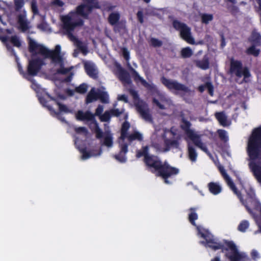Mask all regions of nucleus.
<instances>
[{
    "label": "nucleus",
    "mask_w": 261,
    "mask_h": 261,
    "mask_svg": "<svg viewBox=\"0 0 261 261\" xmlns=\"http://www.w3.org/2000/svg\"><path fill=\"white\" fill-rule=\"evenodd\" d=\"M149 147L148 145L143 146L136 151L137 158L144 157V163L147 169L156 176L161 177L167 184H171L168 178L177 175L178 169L170 166L167 162H163L160 158L155 155L149 153Z\"/></svg>",
    "instance_id": "nucleus-1"
},
{
    "label": "nucleus",
    "mask_w": 261,
    "mask_h": 261,
    "mask_svg": "<svg viewBox=\"0 0 261 261\" xmlns=\"http://www.w3.org/2000/svg\"><path fill=\"white\" fill-rule=\"evenodd\" d=\"M247 153L251 160L249 168L261 185V126L253 130L248 140Z\"/></svg>",
    "instance_id": "nucleus-2"
},
{
    "label": "nucleus",
    "mask_w": 261,
    "mask_h": 261,
    "mask_svg": "<svg viewBox=\"0 0 261 261\" xmlns=\"http://www.w3.org/2000/svg\"><path fill=\"white\" fill-rule=\"evenodd\" d=\"M236 194L247 212L257 223L259 231L261 232V203L256 198L255 191L249 187L245 189L246 198L244 199L241 192L236 187V190L231 189Z\"/></svg>",
    "instance_id": "nucleus-3"
},
{
    "label": "nucleus",
    "mask_w": 261,
    "mask_h": 261,
    "mask_svg": "<svg viewBox=\"0 0 261 261\" xmlns=\"http://www.w3.org/2000/svg\"><path fill=\"white\" fill-rule=\"evenodd\" d=\"M181 123L180 128L184 131L187 137L193 142L196 147L207 155H211V153L206 145L202 142L201 136L196 134L193 129H191V123L184 118L181 119Z\"/></svg>",
    "instance_id": "nucleus-4"
},
{
    "label": "nucleus",
    "mask_w": 261,
    "mask_h": 261,
    "mask_svg": "<svg viewBox=\"0 0 261 261\" xmlns=\"http://www.w3.org/2000/svg\"><path fill=\"white\" fill-rule=\"evenodd\" d=\"M56 45L54 49L50 50L43 45L38 44L32 39H30L29 42V51L33 55L40 54L43 56L44 59H49V57H54L53 55L58 51L59 46Z\"/></svg>",
    "instance_id": "nucleus-5"
},
{
    "label": "nucleus",
    "mask_w": 261,
    "mask_h": 261,
    "mask_svg": "<svg viewBox=\"0 0 261 261\" xmlns=\"http://www.w3.org/2000/svg\"><path fill=\"white\" fill-rule=\"evenodd\" d=\"M230 72L234 74L238 77H244V80L251 76V73L247 67H243L242 63L241 61L234 60L232 58L230 60Z\"/></svg>",
    "instance_id": "nucleus-6"
},
{
    "label": "nucleus",
    "mask_w": 261,
    "mask_h": 261,
    "mask_svg": "<svg viewBox=\"0 0 261 261\" xmlns=\"http://www.w3.org/2000/svg\"><path fill=\"white\" fill-rule=\"evenodd\" d=\"M199 234L205 241H201L200 243L205 247H208L213 250L218 249H224V245L217 241L214 236L207 230H203L202 231L200 230L198 231Z\"/></svg>",
    "instance_id": "nucleus-7"
},
{
    "label": "nucleus",
    "mask_w": 261,
    "mask_h": 261,
    "mask_svg": "<svg viewBox=\"0 0 261 261\" xmlns=\"http://www.w3.org/2000/svg\"><path fill=\"white\" fill-rule=\"evenodd\" d=\"M85 4L78 6L76 8V13L85 19L94 9H99L100 6L97 0H84Z\"/></svg>",
    "instance_id": "nucleus-8"
},
{
    "label": "nucleus",
    "mask_w": 261,
    "mask_h": 261,
    "mask_svg": "<svg viewBox=\"0 0 261 261\" xmlns=\"http://www.w3.org/2000/svg\"><path fill=\"white\" fill-rule=\"evenodd\" d=\"M172 25L176 30L179 31L180 37L183 40L191 44L194 43V39L191 35V29L186 23L177 20H174Z\"/></svg>",
    "instance_id": "nucleus-9"
},
{
    "label": "nucleus",
    "mask_w": 261,
    "mask_h": 261,
    "mask_svg": "<svg viewBox=\"0 0 261 261\" xmlns=\"http://www.w3.org/2000/svg\"><path fill=\"white\" fill-rule=\"evenodd\" d=\"M161 81L168 90L172 91L175 90L177 91H183L184 92H188L190 90L188 87L185 85L178 83L176 81L168 79L165 76H162Z\"/></svg>",
    "instance_id": "nucleus-10"
},
{
    "label": "nucleus",
    "mask_w": 261,
    "mask_h": 261,
    "mask_svg": "<svg viewBox=\"0 0 261 261\" xmlns=\"http://www.w3.org/2000/svg\"><path fill=\"white\" fill-rule=\"evenodd\" d=\"M44 64L43 59L40 58L30 60L27 67L28 77L37 75Z\"/></svg>",
    "instance_id": "nucleus-11"
},
{
    "label": "nucleus",
    "mask_w": 261,
    "mask_h": 261,
    "mask_svg": "<svg viewBox=\"0 0 261 261\" xmlns=\"http://www.w3.org/2000/svg\"><path fill=\"white\" fill-rule=\"evenodd\" d=\"M58 51L54 54V57H49L51 62L55 65L58 64L60 65V68L57 70V73L61 74H65L69 71V69L66 68L64 66V61L62 56L61 55V47L59 45Z\"/></svg>",
    "instance_id": "nucleus-12"
},
{
    "label": "nucleus",
    "mask_w": 261,
    "mask_h": 261,
    "mask_svg": "<svg viewBox=\"0 0 261 261\" xmlns=\"http://www.w3.org/2000/svg\"><path fill=\"white\" fill-rule=\"evenodd\" d=\"M225 244L227 247L224 249L228 250V249L231 251V252L227 255V258L230 261H242V255L239 253L237 247L232 241H225Z\"/></svg>",
    "instance_id": "nucleus-13"
},
{
    "label": "nucleus",
    "mask_w": 261,
    "mask_h": 261,
    "mask_svg": "<svg viewBox=\"0 0 261 261\" xmlns=\"http://www.w3.org/2000/svg\"><path fill=\"white\" fill-rule=\"evenodd\" d=\"M135 107L137 111L141 115L142 118L146 121H152V116L149 113L148 106L146 102L142 100L139 101L135 103Z\"/></svg>",
    "instance_id": "nucleus-14"
},
{
    "label": "nucleus",
    "mask_w": 261,
    "mask_h": 261,
    "mask_svg": "<svg viewBox=\"0 0 261 261\" xmlns=\"http://www.w3.org/2000/svg\"><path fill=\"white\" fill-rule=\"evenodd\" d=\"M128 68L132 77L136 83H138L140 82L143 86H144L148 90H152L154 89L153 85L147 82L146 80H145L139 74L138 72L135 69H134L129 64H128Z\"/></svg>",
    "instance_id": "nucleus-15"
},
{
    "label": "nucleus",
    "mask_w": 261,
    "mask_h": 261,
    "mask_svg": "<svg viewBox=\"0 0 261 261\" xmlns=\"http://www.w3.org/2000/svg\"><path fill=\"white\" fill-rule=\"evenodd\" d=\"M62 21L64 25L70 27L71 30H74L76 27H81L83 25L84 21L82 19H79L76 21H72L71 16L68 15L64 16L62 17Z\"/></svg>",
    "instance_id": "nucleus-16"
},
{
    "label": "nucleus",
    "mask_w": 261,
    "mask_h": 261,
    "mask_svg": "<svg viewBox=\"0 0 261 261\" xmlns=\"http://www.w3.org/2000/svg\"><path fill=\"white\" fill-rule=\"evenodd\" d=\"M118 77L124 86L130 85L132 83L129 73L120 66L118 70Z\"/></svg>",
    "instance_id": "nucleus-17"
},
{
    "label": "nucleus",
    "mask_w": 261,
    "mask_h": 261,
    "mask_svg": "<svg viewBox=\"0 0 261 261\" xmlns=\"http://www.w3.org/2000/svg\"><path fill=\"white\" fill-rule=\"evenodd\" d=\"M76 118L80 121H91L93 123L95 120L94 115L89 111L85 112L81 110L78 111L76 114Z\"/></svg>",
    "instance_id": "nucleus-18"
},
{
    "label": "nucleus",
    "mask_w": 261,
    "mask_h": 261,
    "mask_svg": "<svg viewBox=\"0 0 261 261\" xmlns=\"http://www.w3.org/2000/svg\"><path fill=\"white\" fill-rule=\"evenodd\" d=\"M249 43L252 45L257 46H261V35L255 30H253L248 39Z\"/></svg>",
    "instance_id": "nucleus-19"
},
{
    "label": "nucleus",
    "mask_w": 261,
    "mask_h": 261,
    "mask_svg": "<svg viewBox=\"0 0 261 261\" xmlns=\"http://www.w3.org/2000/svg\"><path fill=\"white\" fill-rule=\"evenodd\" d=\"M98 89H97V90H96L95 88H92L90 90L86 97L85 102L87 104L91 103L98 99Z\"/></svg>",
    "instance_id": "nucleus-20"
},
{
    "label": "nucleus",
    "mask_w": 261,
    "mask_h": 261,
    "mask_svg": "<svg viewBox=\"0 0 261 261\" xmlns=\"http://www.w3.org/2000/svg\"><path fill=\"white\" fill-rule=\"evenodd\" d=\"M194 63L196 67L202 70H206L210 67L209 59L206 56H204L201 60H197L194 61Z\"/></svg>",
    "instance_id": "nucleus-21"
},
{
    "label": "nucleus",
    "mask_w": 261,
    "mask_h": 261,
    "mask_svg": "<svg viewBox=\"0 0 261 261\" xmlns=\"http://www.w3.org/2000/svg\"><path fill=\"white\" fill-rule=\"evenodd\" d=\"M84 68L87 74L93 79L97 77V72L93 64L89 63H85L84 64Z\"/></svg>",
    "instance_id": "nucleus-22"
},
{
    "label": "nucleus",
    "mask_w": 261,
    "mask_h": 261,
    "mask_svg": "<svg viewBox=\"0 0 261 261\" xmlns=\"http://www.w3.org/2000/svg\"><path fill=\"white\" fill-rule=\"evenodd\" d=\"M63 29L66 32V34L68 37V38L73 41H76V46L80 48H82V42L79 40L75 36H74L72 32L74 30H71L70 29V27H66V25L63 24Z\"/></svg>",
    "instance_id": "nucleus-23"
},
{
    "label": "nucleus",
    "mask_w": 261,
    "mask_h": 261,
    "mask_svg": "<svg viewBox=\"0 0 261 261\" xmlns=\"http://www.w3.org/2000/svg\"><path fill=\"white\" fill-rule=\"evenodd\" d=\"M179 143L177 140H171L170 139H166L164 140L165 151H168L173 147L178 148Z\"/></svg>",
    "instance_id": "nucleus-24"
},
{
    "label": "nucleus",
    "mask_w": 261,
    "mask_h": 261,
    "mask_svg": "<svg viewBox=\"0 0 261 261\" xmlns=\"http://www.w3.org/2000/svg\"><path fill=\"white\" fill-rule=\"evenodd\" d=\"M215 116L219 123L223 126H227L229 125L227 121V116L224 112H216Z\"/></svg>",
    "instance_id": "nucleus-25"
},
{
    "label": "nucleus",
    "mask_w": 261,
    "mask_h": 261,
    "mask_svg": "<svg viewBox=\"0 0 261 261\" xmlns=\"http://www.w3.org/2000/svg\"><path fill=\"white\" fill-rule=\"evenodd\" d=\"M187 147L189 159L192 162H195L198 156V153L195 148L190 144H188Z\"/></svg>",
    "instance_id": "nucleus-26"
},
{
    "label": "nucleus",
    "mask_w": 261,
    "mask_h": 261,
    "mask_svg": "<svg viewBox=\"0 0 261 261\" xmlns=\"http://www.w3.org/2000/svg\"><path fill=\"white\" fill-rule=\"evenodd\" d=\"M220 171L222 174V175L223 176L224 179H225L228 186L230 188V189H233L234 190H236V185L231 179V178L229 177V176L226 173L225 170L224 169L223 167H220L219 168Z\"/></svg>",
    "instance_id": "nucleus-27"
},
{
    "label": "nucleus",
    "mask_w": 261,
    "mask_h": 261,
    "mask_svg": "<svg viewBox=\"0 0 261 261\" xmlns=\"http://www.w3.org/2000/svg\"><path fill=\"white\" fill-rule=\"evenodd\" d=\"M207 186L210 192L213 195H217L222 191L221 187L217 182H211L208 184Z\"/></svg>",
    "instance_id": "nucleus-28"
},
{
    "label": "nucleus",
    "mask_w": 261,
    "mask_h": 261,
    "mask_svg": "<svg viewBox=\"0 0 261 261\" xmlns=\"http://www.w3.org/2000/svg\"><path fill=\"white\" fill-rule=\"evenodd\" d=\"M50 100L55 101V103L59 107L60 112H64L66 113H71V111L65 105L61 103L57 98L48 95Z\"/></svg>",
    "instance_id": "nucleus-29"
},
{
    "label": "nucleus",
    "mask_w": 261,
    "mask_h": 261,
    "mask_svg": "<svg viewBox=\"0 0 261 261\" xmlns=\"http://www.w3.org/2000/svg\"><path fill=\"white\" fill-rule=\"evenodd\" d=\"M256 47L258 46L251 44V45L246 49V54L248 56H253L254 57H257L260 54V49L256 48Z\"/></svg>",
    "instance_id": "nucleus-30"
},
{
    "label": "nucleus",
    "mask_w": 261,
    "mask_h": 261,
    "mask_svg": "<svg viewBox=\"0 0 261 261\" xmlns=\"http://www.w3.org/2000/svg\"><path fill=\"white\" fill-rule=\"evenodd\" d=\"M130 127V124L128 121H124L121 126V136L120 139L124 140L126 138L127 136V131Z\"/></svg>",
    "instance_id": "nucleus-31"
},
{
    "label": "nucleus",
    "mask_w": 261,
    "mask_h": 261,
    "mask_svg": "<svg viewBox=\"0 0 261 261\" xmlns=\"http://www.w3.org/2000/svg\"><path fill=\"white\" fill-rule=\"evenodd\" d=\"M197 210L196 207H191L189 209L190 213L189 214V221L193 225L196 226L195 220L198 219V215L195 212Z\"/></svg>",
    "instance_id": "nucleus-32"
},
{
    "label": "nucleus",
    "mask_w": 261,
    "mask_h": 261,
    "mask_svg": "<svg viewBox=\"0 0 261 261\" xmlns=\"http://www.w3.org/2000/svg\"><path fill=\"white\" fill-rule=\"evenodd\" d=\"M18 22L19 24L20 29L23 32L27 31L29 27L28 26L27 20H25L24 16L22 15H19L18 16Z\"/></svg>",
    "instance_id": "nucleus-33"
},
{
    "label": "nucleus",
    "mask_w": 261,
    "mask_h": 261,
    "mask_svg": "<svg viewBox=\"0 0 261 261\" xmlns=\"http://www.w3.org/2000/svg\"><path fill=\"white\" fill-rule=\"evenodd\" d=\"M126 138L129 142H132L134 140L141 141L143 140L142 135L138 131H135L132 134L127 135Z\"/></svg>",
    "instance_id": "nucleus-34"
},
{
    "label": "nucleus",
    "mask_w": 261,
    "mask_h": 261,
    "mask_svg": "<svg viewBox=\"0 0 261 261\" xmlns=\"http://www.w3.org/2000/svg\"><path fill=\"white\" fill-rule=\"evenodd\" d=\"M103 138V144L108 147H112L113 145V137L111 133L110 132H105Z\"/></svg>",
    "instance_id": "nucleus-35"
},
{
    "label": "nucleus",
    "mask_w": 261,
    "mask_h": 261,
    "mask_svg": "<svg viewBox=\"0 0 261 261\" xmlns=\"http://www.w3.org/2000/svg\"><path fill=\"white\" fill-rule=\"evenodd\" d=\"M120 19V15L118 13H111L108 17L109 23L112 25L116 24Z\"/></svg>",
    "instance_id": "nucleus-36"
},
{
    "label": "nucleus",
    "mask_w": 261,
    "mask_h": 261,
    "mask_svg": "<svg viewBox=\"0 0 261 261\" xmlns=\"http://www.w3.org/2000/svg\"><path fill=\"white\" fill-rule=\"evenodd\" d=\"M98 99L103 103H108L109 102V95L106 91H103L98 89Z\"/></svg>",
    "instance_id": "nucleus-37"
},
{
    "label": "nucleus",
    "mask_w": 261,
    "mask_h": 261,
    "mask_svg": "<svg viewBox=\"0 0 261 261\" xmlns=\"http://www.w3.org/2000/svg\"><path fill=\"white\" fill-rule=\"evenodd\" d=\"M39 100L40 103L44 107H46L47 108V109L50 112L51 114H54L57 116H58L59 115V112H56L51 106L47 105V101L44 98L40 97L39 98Z\"/></svg>",
    "instance_id": "nucleus-38"
},
{
    "label": "nucleus",
    "mask_w": 261,
    "mask_h": 261,
    "mask_svg": "<svg viewBox=\"0 0 261 261\" xmlns=\"http://www.w3.org/2000/svg\"><path fill=\"white\" fill-rule=\"evenodd\" d=\"M93 123L95 126L94 133H95L96 138L101 139L104 137L105 133H103V132L99 127L98 124L96 120H94V122Z\"/></svg>",
    "instance_id": "nucleus-39"
},
{
    "label": "nucleus",
    "mask_w": 261,
    "mask_h": 261,
    "mask_svg": "<svg viewBox=\"0 0 261 261\" xmlns=\"http://www.w3.org/2000/svg\"><path fill=\"white\" fill-rule=\"evenodd\" d=\"M181 56L183 58H188L192 56L193 51L189 47L183 48L181 50Z\"/></svg>",
    "instance_id": "nucleus-40"
},
{
    "label": "nucleus",
    "mask_w": 261,
    "mask_h": 261,
    "mask_svg": "<svg viewBox=\"0 0 261 261\" xmlns=\"http://www.w3.org/2000/svg\"><path fill=\"white\" fill-rule=\"evenodd\" d=\"M201 21L203 23L207 24L213 19L212 14L203 13L201 15Z\"/></svg>",
    "instance_id": "nucleus-41"
},
{
    "label": "nucleus",
    "mask_w": 261,
    "mask_h": 261,
    "mask_svg": "<svg viewBox=\"0 0 261 261\" xmlns=\"http://www.w3.org/2000/svg\"><path fill=\"white\" fill-rule=\"evenodd\" d=\"M249 223L247 220H243L241 222L238 227V229L241 232H244L249 227Z\"/></svg>",
    "instance_id": "nucleus-42"
},
{
    "label": "nucleus",
    "mask_w": 261,
    "mask_h": 261,
    "mask_svg": "<svg viewBox=\"0 0 261 261\" xmlns=\"http://www.w3.org/2000/svg\"><path fill=\"white\" fill-rule=\"evenodd\" d=\"M87 85L85 83H83L75 88V91L80 94H85L87 92Z\"/></svg>",
    "instance_id": "nucleus-43"
},
{
    "label": "nucleus",
    "mask_w": 261,
    "mask_h": 261,
    "mask_svg": "<svg viewBox=\"0 0 261 261\" xmlns=\"http://www.w3.org/2000/svg\"><path fill=\"white\" fill-rule=\"evenodd\" d=\"M217 133L221 140L226 142L228 140V137L227 135L226 131L224 129H218Z\"/></svg>",
    "instance_id": "nucleus-44"
},
{
    "label": "nucleus",
    "mask_w": 261,
    "mask_h": 261,
    "mask_svg": "<svg viewBox=\"0 0 261 261\" xmlns=\"http://www.w3.org/2000/svg\"><path fill=\"white\" fill-rule=\"evenodd\" d=\"M10 41L14 46L19 47L21 45V41L16 35L12 36L10 38Z\"/></svg>",
    "instance_id": "nucleus-45"
},
{
    "label": "nucleus",
    "mask_w": 261,
    "mask_h": 261,
    "mask_svg": "<svg viewBox=\"0 0 261 261\" xmlns=\"http://www.w3.org/2000/svg\"><path fill=\"white\" fill-rule=\"evenodd\" d=\"M111 117L112 116L110 111H106L102 115H100V119L102 122H109L110 120Z\"/></svg>",
    "instance_id": "nucleus-46"
},
{
    "label": "nucleus",
    "mask_w": 261,
    "mask_h": 261,
    "mask_svg": "<svg viewBox=\"0 0 261 261\" xmlns=\"http://www.w3.org/2000/svg\"><path fill=\"white\" fill-rule=\"evenodd\" d=\"M149 43L150 45L154 47H161L163 45L162 41L155 38H151L150 40Z\"/></svg>",
    "instance_id": "nucleus-47"
},
{
    "label": "nucleus",
    "mask_w": 261,
    "mask_h": 261,
    "mask_svg": "<svg viewBox=\"0 0 261 261\" xmlns=\"http://www.w3.org/2000/svg\"><path fill=\"white\" fill-rule=\"evenodd\" d=\"M15 10L19 11L24 5V0H14Z\"/></svg>",
    "instance_id": "nucleus-48"
},
{
    "label": "nucleus",
    "mask_w": 261,
    "mask_h": 261,
    "mask_svg": "<svg viewBox=\"0 0 261 261\" xmlns=\"http://www.w3.org/2000/svg\"><path fill=\"white\" fill-rule=\"evenodd\" d=\"M125 154H123V153H119L118 154L115 155V158L119 162L123 163L126 161V158L125 155Z\"/></svg>",
    "instance_id": "nucleus-49"
},
{
    "label": "nucleus",
    "mask_w": 261,
    "mask_h": 261,
    "mask_svg": "<svg viewBox=\"0 0 261 261\" xmlns=\"http://www.w3.org/2000/svg\"><path fill=\"white\" fill-rule=\"evenodd\" d=\"M17 65L18 70L19 72L20 73V74L21 75H22L23 76V77L24 78H25V79H27L28 80H30V77H28L27 72L25 73L23 71L22 67L21 65V64H20V63L17 62Z\"/></svg>",
    "instance_id": "nucleus-50"
},
{
    "label": "nucleus",
    "mask_w": 261,
    "mask_h": 261,
    "mask_svg": "<svg viewBox=\"0 0 261 261\" xmlns=\"http://www.w3.org/2000/svg\"><path fill=\"white\" fill-rule=\"evenodd\" d=\"M31 9L34 15L39 14V10L36 0H33L31 2Z\"/></svg>",
    "instance_id": "nucleus-51"
},
{
    "label": "nucleus",
    "mask_w": 261,
    "mask_h": 261,
    "mask_svg": "<svg viewBox=\"0 0 261 261\" xmlns=\"http://www.w3.org/2000/svg\"><path fill=\"white\" fill-rule=\"evenodd\" d=\"M111 116L115 117H119L123 113V110L120 111L118 109H112L110 110Z\"/></svg>",
    "instance_id": "nucleus-52"
},
{
    "label": "nucleus",
    "mask_w": 261,
    "mask_h": 261,
    "mask_svg": "<svg viewBox=\"0 0 261 261\" xmlns=\"http://www.w3.org/2000/svg\"><path fill=\"white\" fill-rule=\"evenodd\" d=\"M80 151L82 153V159L83 160L88 159L91 156L90 152L88 151L85 148L81 149Z\"/></svg>",
    "instance_id": "nucleus-53"
},
{
    "label": "nucleus",
    "mask_w": 261,
    "mask_h": 261,
    "mask_svg": "<svg viewBox=\"0 0 261 261\" xmlns=\"http://www.w3.org/2000/svg\"><path fill=\"white\" fill-rule=\"evenodd\" d=\"M122 54L123 58L126 61H128L130 59L129 52L127 48L126 47H123L122 48Z\"/></svg>",
    "instance_id": "nucleus-54"
},
{
    "label": "nucleus",
    "mask_w": 261,
    "mask_h": 261,
    "mask_svg": "<svg viewBox=\"0 0 261 261\" xmlns=\"http://www.w3.org/2000/svg\"><path fill=\"white\" fill-rule=\"evenodd\" d=\"M206 88H207L209 94L211 96H213L214 87L211 82H207L206 83Z\"/></svg>",
    "instance_id": "nucleus-55"
},
{
    "label": "nucleus",
    "mask_w": 261,
    "mask_h": 261,
    "mask_svg": "<svg viewBox=\"0 0 261 261\" xmlns=\"http://www.w3.org/2000/svg\"><path fill=\"white\" fill-rule=\"evenodd\" d=\"M152 102L153 104L155 105L161 110H165L166 109L165 106L164 105L161 103L159 102V101L155 98H153Z\"/></svg>",
    "instance_id": "nucleus-56"
},
{
    "label": "nucleus",
    "mask_w": 261,
    "mask_h": 261,
    "mask_svg": "<svg viewBox=\"0 0 261 261\" xmlns=\"http://www.w3.org/2000/svg\"><path fill=\"white\" fill-rule=\"evenodd\" d=\"M128 151V145L126 143H124L120 145V151L121 153L126 154Z\"/></svg>",
    "instance_id": "nucleus-57"
},
{
    "label": "nucleus",
    "mask_w": 261,
    "mask_h": 261,
    "mask_svg": "<svg viewBox=\"0 0 261 261\" xmlns=\"http://www.w3.org/2000/svg\"><path fill=\"white\" fill-rule=\"evenodd\" d=\"M75 132L77 134L84 133L85 134H87L88 133V130H87V128L85 127H76L75 129Z\"/></svg>",
    "instance_id": "nucleus-58"
},
{
    "label": "nucleus",
    "mask_w": 261,
    "mask_h": 261,
    "mask_svg": "<svg viewBox=\"0 0 261 261\" xmlns=\"http://www.w3.org/2000/svg\"><path fill=\"white\" fill-rule=\"evenodd\" d=\"M137 17L138 21L140 23H142L144 21V19H143V13L142 11H138V12L137 13Z\"/></svg>",
    "instance_id": "nucleus-59"
},
{
    "label": "nucleus",
    "mask_w": 261,
    "mask_h": 261,
    "mask_svg": "<svg viewBox=\"0 0 261 261\" xmlns=\"http://www.w3.org/2000/svg\"><path fill=\"white\" fill-rule=\"evenodd\" d=\"M114 26V30L118 32L120 31L124 27L123 24L122 23L119 22V21Z\"/></svg>",
    "instance_id": "nucleus-60"
},
{
    "label": "nucleus",
    "mask_w": 261,
    "mask_h": 261,
    "mask_svg": "<svg viewBox=\"0 0 261 261\" xmlns=\"http://www.w3.org/2000/svg\"><path fill=\"white\" fill-rule=\"evenodd\" d=\"M251 256L253 259L255 260L259 258L258 252L255 250H253L251 252Z\"/></svg>",
    "instance_id": "nucleus-61"
},
{
    "label": "nucleus",
    "mask_w": 261,
    "mask_h": 261,
    "mask_svg": "<svg viewBox=\"0 0 261 261\" xmlns=\"http://www.w3.org/2000/svg\"><path fill=\"white\" fill-rule=\"evenodd\" d=\"M103 107L101 105H99L96 109L95 114L97 116H100L103 112Z\"/></svg>",
    "instance_id": "nucleus-62"
},
{
    "label": "nucleus",
    "mask_w": 261,
    "mask_h": 261,
    "mask_svg": "<svg viewBox=\"0 0 261 261\" xmlns=\"http://www.w3.org/2000/svg\"><path fill=\"white\" fill-rule=\"evenodd\" d=\"M130 93L134 100H137L139 99V96L137 91L132 90L130 91Z\"/></svg>",
    "instance_id": "nucleus-63"
},
{
    "label": "nucleus",
    "mask_w": 261,
    "mask_h": 261,
    "mask_svg": "<svg viewBox=\"0 0 261 261\" xmlns=\"http://www.w3.org/2000/svg\"><path fill=\"white\" fill-rule=\"evenodd\" d=\"M118 99L119 100H122L125 102H128L127 97L125 94L119 95Z\"/></svg>",
    "instance_id": "nucleus-64"
}]
</instances>
